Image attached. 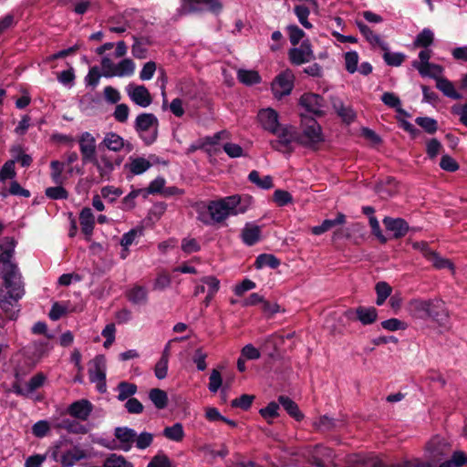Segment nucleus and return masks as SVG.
Segmentation results:
<instances>
[{
  "label": "nucleus",
  "instance_id": "1",
  "mask_svg": "<svg viewBox=\"0 0 467 467\" xmlns=\"http://www.w3.org/2000/svg\"><path fill=\"white\" fill-rule=\"evenodd\" d=\"M0 308L9 313L25 295L23 277L16 262L0 263Z\"/></svg>",
  "mask_w": 467,
  "mask_h": 467
},
{
  "label": "nucleus",
  "instance_id": "2",
  "mask_svg": "<svg viewBox=\"0 0 467 467\" xmlns=\"http://www.w3.org/2000/svg\"><path fill=\"white\" fill-rule=\"evenodd\" d=\"M251 203V196L234 194L217 201H211L207 208L212 221L221 223L229 215L244 213Z\"/></svg>",
  "mask_w": 467,
  "mask_h": 467
},
{
  "label": "nucleus",
  "instance_id": "3",
  "mask_svg": "<svg viewBox=\"0 0 467 467\" xmlns=\"http://www.w3.org/2000/svg\"><path fill=\"white\" fill-rule=\"evenodd\" d=\"M410 313L415 318L431 319L440 327H445L449 320L446 304L440 298L429 300L414 299L410 303Z\"/></svg>",
  "mask_w": 467,
  "mask_h": 467
},
{
  "label": "nucleus",
  "instance_id": "4",
  "mask_svg": "<svg viewBox=\"0 0 467 467\" xmlns=\"http://www.w3.org/2000/svg\"><path fill=\"white\" fill-rule=\"evenodd\" d=\"M301 116V131L298 139V144L317 150L319 145L325 141L321 125L313 117H308L303 113Z\"/></svg>",
  "mask_w": 467,
  "mask_h": 467
},
{
  "label": "nucleus",
  "instance_id": "5",
  "mask_svg": "<svg viewBox=\"0 0 467 467\" xmlns=\"http://www.w3.org/2000/svg\"><path fill=\"white\" fill-rule=\"evenodd\" d=\"M182 5L177 9V15L187 16L201 13L204 10L218 16L223 10L222 0H181Z\"/></svg>",
  "mask_w": 467,
  "mask_h": 467
},
{
  "label": "nucleus",
  "instance_id": "6",
  "mask_svg": "<svg viewBox=\"0 0 467 467\" xmlns=\"http://www.w3.org/2000/svg\"><path fill=\"white\" fill-rule=\"evenodd\" d=\"M158 119L153 113H140L137 116L134 123V129L137 132L140 133L142 131L148 130L151 126L155 125L156 128L153 132L149 136L140 135L141 140L144 141L146 145H151L155 142L158 136Z\"/></svg>",
  "mask_w": 467,
  "mask_h": 467
},
{
  "label": "nucleus",
  "instance_id": "7",
  "mask_svg": "<svg viewBox=\"0 0 467 467\" xmlns=\"http://www.w3.org/2000/svg\"><path fill=\"white\" fill-rule=\"evenodd\" d=\"M298 105L314 117H322L326 113L327 102L317 93H304L299 99Z\"/></svg>",
  "mask_w": 467,
  "mask_h": 467
},
{
  "label": "nucleus",
  "instance_id": "8",
  "mask_svg": "<svg viewBox=\"0 0 467 467\" xmlns=\"http://www.w3.org/2000/svg\"><path fill=\"white\" fill-rule=\"evenodd\" d=\"M429 458L433 463L441 462L450 451V443L442 437L435 436L427 443Z\"/></svg>",
  "mask_w": 467,
  "mask_h": 467
},
{
  "label": "nucleus",
  "instance_id": "9",
  "mask_svg": "<svg viewBox=\"0 0 467 467\" xmlns=\"http://www.w3.org/2000/svg\"><path fill=\"white\" fill-rule=\"evenodd\" d=\"M126 92L130 100L140 108H147L152 102L150 91L143 85L129 84L126 87Z\"/></svg>",
  "mask_w": 467,
  "mask_h": 467
},
{
  "label": "nucleus",
  "instance_id": "10",
  "mask_svg": "<svg viewBox=\"0 0 467 467\" xmlns=\"http://www.w3.org/2000/svg\"><path fill=\"white\" fill-rule=\"evenodd\" d=\"M78 144L83 164L89 163L97 156V145L94 136L88 131L83 132L78 139Z\"/></svg>",
  "mask_w": 467,
  "mask_h": 467
},
{
  "label": "nucleus",
  "instance_id": "11",
  "mask_svg": "<svg viewBox=\"0 0 467 467\" xmlns=\"http://www.w3.org/2000/svg\"><path fill=\"white\" fill-rule=\"evenodd\" d=\"M382 223L388 232L391 234L389 238L400 239L404 237L410 231V225L403 218H393L385 216Z\"/></svg>",
  "mask_w": 467,
  "mask_h": 467
},
{
  "label": "nucleus",
  "instance_id": "12",
  "mask_svg": "<svg viewBox=\"0 0 467 467\" xmlns=\"http://www.w3.org/2000/svg\"><path fill=\"white\" fill-rule=\"evenodd\" d=\"M257 118L265 130L272 134L277 133L280 123L279 115L276 110L271 108L262 109L259 110Z\"/></svg>",
  "mask_w": 467,
  "mask_h": 467
},
{
  "label": "nucleus",
  "instance_id": "13",
  "mask_svg": "<svg viewBox=\"0 0 467 467\" xmlns=\"http://www.w3.org/2000/svg\"><path fill=\"white\" fill-rule=\"evenodd\" d=\"M89 163H92L97 168L102 181L110 180L114 171V163L112 158L108 153L99 152V155L92 159Z\"/></svg>",
  "mask_w": 467,
  "mask_h": 467
},
{
  "label": "nucleus",
  "instance_id": "14",
  "mask_svg": "<svg viewBox=\"0 0 467 467\" xmlns=\"http://www.w3.org/2000/svg\"><path fill=\"white\" fill-rule=\"evenodd\" d=\"M276 135V140H270L271 148L274 150L290 156V154L294 151L292 142H296V139L293 137V134L287 133V131H284L281 128H279Z\"/></svg>",
  "mask_w": 467,
  "mask_h": 467
},
{
  "label": "nucleus",
  "instance_id": "15",
  "mask_svg": "<svg viewBox=\"0 0 467 467\" xmlns=\"http://www.w3.org/2000/svg\"><path fill=\"white\" fill-rule=\"evenodd\" d=\"M292 75L290 72H282L278 74L272 84V91L276 98H282L291 93L293 89Z\"/></svg>",
  "mask_w": 467,
  "mask_h": 467
},
{
  "label": "nucleus",
  "instance_id": "16",
  "mask_svg": "<svg viewBox=\"0 0 467 467\" xmlns=\"http://www.w3.org/2000/svg\"><path fill=\"white\" fill-rule=\"evenodd\" d=\"M93 410L92 403L86 399L72 402L67 407V413L75 419L87 420Z\"/></svg>",
  "mask_w": 467,
  "mask_h": 467
},
{
  "label": "nucleus",
  "instance_id": "17",
  "mask_svg": "<svg viewBox=\"0 0 467 467\" xmlns=\"http://www.w3.org/2000/svg\"><path fill=\"white\" fill-rule=\"evenodd\" d=\"M330 101L333 109L344 123L350 124L355 121L357 113L351 106L345 105L339 98L334 96L330 97Z\"/></svg>",
  "mask_w": 467,
  "mask_h": 467
},
{
  "label": "nucleus",
  "instance_id": "18",
  "mask_svg": "<svg viewBox=\"0 0 467 467\" xmlns=\"http://www.w3.org/2000/svg\"><path fill=\"white\" fill-rule=\"evenodd\" d=\"M106 357L104 355H97L90 361V368H88V376L91 383L97 381L106 380Z\"/></svg>",
  "mask_w": 467,
  "mask_h": 467
},
{
  "label": "nucleus",
  "instance_id": "19",
  "mask_svg": "<svg viewBox=\"0 0 467 467\" xmlns=\"http://www.w3.org/2000/svg\"><path fill=\"white\" fill-rule=\"evenodd\" d=\"M285 342V337L277 334L268 335L262 339L260 349L269 358H276L278 356V348Z\"/></svg>",
  "mask_w": 467,
  "mask_h": 467
},
{
  "label": "nucleus",
  "instance_id": "20",
  "mask_svg": "<svg viewBox=\"0 0 467 467\" xmlns=\"http://www.w3.org/2000/svg\"><path fill=\"white\" fill-rule=\"evenodd\" d=\"M114 436L119 441V448L123 451H129L133 446L136 438V431L129 427H116Z\"/></svg>",
  "mask_w": 467,
  "mask_h": 467
},
{
  "label": "nucleus",
  "instance_id": "21",
  "mask_svg": "<svg viewBox=\"0 0 467 467\" xmlns=\"http://www.w3.org/2000/svg\"><path fill=\"white\" fill-rule=\"evenodd\" d=\"M125 146V140L115 132H108L105 134L102 141L99 144V152H105V150H109L114 152H118L122 150Z\"/></svg>",
  "mask_w": 467,
  "mask_h": 467
},
{
  "label": "nucleus",
  "instance_id": "22",
  "mask_svg": "<svg viewBox=\"0 0 467 467\" xmlns=\"http://www.w3.org/2000/svg\"><path fill=\"white\" fill-rule=\"evenodd\" d=\"M356 26L359 32L366 38V40L372 46H379L383 51H387L389 48V44L382 40L381 37L374 34L368 26L360 20H356Z\"/></svg>",
  "mask_w": 467,
  "mask_h": 467
},
{
  "label": "nucleus",
  "instance_id": "23",
  "mask_svg": "<svg viewBox=\"0 0 467 467\" xmlns=\"http://www.w3.org/2000/svg\"><path fill=\"white\" fill-rule=\"evenodd\" d=\"M279 405L286 411V413L296 421H301L305 415L299 410L298 405L288 396L280 395L277 398Z\"/></svg>",
  "mask_w": 467,
  "mask_h": 467
},
{
  "label": "nucleus",
  "instance_id": "24",
  "mask_svg": "<svg viewBox=\"0 0 467 467\" xmlns=\"http://www.w3.org/2000/svg\"><path fill=\"white\" fill-rule=\"evenodd\" d=\"M135 70V64L130 58H123L116 66L115 71H105L103 72L104 78H110L113 77H125L131 76Z\"/></svg>",
  "mask_w": 467,
  "mask_h": 467
},
{
  "label": "nucleus",
  "instance_id": "25",
  "mask_svg": "<svg viewBox=\"0 0 467 467\" xmlns=\"http://www.w3.org/2000/svg\"><path fill=\"white\" fill-rule=\"evenodd\" d=\"M17 244L16 240L13 236H5L0 244V263L15 262V249Z\"/></svg>",
  "mask_w": 467,
  "mask_h": 467
},
{
  "label": "nucleus",
  "instance_id": "26",
  "mask_svg": "<svg viewBox=\"0 0 467 467\" xmlns=\"http://www.w3.org/2000/svg\"><path fill=\"white\" fill-rule=\"evenodd\" d=\"M261 235V227L251 223H247L242 229L241 238L243 243L247 246L254 245Z\"/></svg>",
  "mask_w": 467,
  "mask_h": 467
},
{
  "label": "nucleus",
  "instance_id": "27",
  "mask_svg": "<svg viewBox=\"0 0 467 467\" xmlns=\"http://www.w3.org/2000/svg\"><path fill=\"white\" fill-rule=\"evenodd\" d=\"M346 223V215L342 213H337L336 218L334 219H325L321 224L316 225L312 227L311 233L315 235H321L322 234L327 232L333 227L340 224H344Z\"/></svg>",
  "mask_w": 467,
  "mask_h": 467
},
{
  "label": "nucleus",
  "instance_id": "28",
  "mask_svg": "<svg viewBox=\"0 0 467 467\" xmlns=\"http://www.w3.org/2000/svg\"><path fill=\"white\" fill-rule=\"evenodd\" d=\"M79 221L81 225V231L86 235V239L88 240L92 234L95 219L93 213L90 208L85 207L79 213Z\"/></svg>",
  "mask_w": 467,
  "mask_h": 467
},
{
  "label": "nucleus",
  "instance_id": "29",
  "mask_svg": "<svg viewBox=\"0 0 467 467\" xmlns=\"http://www.w3.org/2000/svg\"><path fill=\"white\" fill-rule=\"evenodd\" d=\"M431 50L429 48H424L420 51L419 58L420 61L414 60L412 61V67L419 71V74L421 77L431 76L430 71L427 70V67L431 66L430 58L431 57Z\"/></svg>",
  "mask_w": 467,
  "mask_h": 467
},
{
  "label": "nucleus",
  "instance_id": "30",
  "mask_svg": "<svg viewBox=\"0 0 467 467\" xmlns=\"http://www.w3.org/2000/svg\"><path fill=\"white\" fill-rule=\"evenodd\" d=\"M130 163H126L124 169H129L134 175H140L151 167V162L143 157H130Z\"/></svg>",
  "mask_w": 467,
  "mask_h": 467
},
{
  "label": "nucleus",
  "instance_id": "31",
  "mask_svg": "<svg viewBox=\"0 0 467 467\" xmlns=\"http://www.w3.org/2000/svg\"><path fill=\"white\" fill-rule=\"evenodd\" d=\"M87 457L85 451L78 447H75L73 451H67L61 455L60 462L62 467H73L74 464Z\"/></svg>",
  "mask_w": 467,
  "mask_h": 467
},
{
  "label": "nucleus",
  "instance_id": "32",
  "mask_svg": "<svg viewBox=\"0 0 467 467\" xmlns=\"http://www.w3.org/2000/svg\"><path fill=\"white\" fill-rule=\"evenodd\" d=\"M128 300L135 306H144L148 303V292L145 287L136 285L127 292Z\"/></svg>",
  "mask_w": 467,
  "mask_h": 467
},
{
  "label": "nucleus",
  "instance_id": "33",
  "mask_svg": "<svg viewBox=\"0 0 467 467\" xmlns=\"http://www.w3.org/2000/svg\"><path fill=\"white\" fill-rule=\"evenodd\" d=\"M356 314L358 320L365 326L374 323L378 317V310L374 306H358Z\"/></svg>",
  "mask_w": 467,
  "mask_h": 467
},
{
  "label": "nucleus",
  "instance_id": "34",
  "mask_svg": "<svg viewBox=\"0 0 467 467\" xmlns=\"http://www.w3.org/2000/svg\"><path fill=\"white\" fill-rule=\"evenodd\" d=\"M149 399L158 410H163L168 406V395L163 389H151L149 391Z\"/></svg>",
  "mask_w": 467,
  "mask_h": 467
},
{
  "label": "nucleus",
  "instance_id": "35",
  "mask_svg": "<svg viewBox=\"0 0 467 467\" xmlns=\"http://www.w3.org/2000/svg\"><path fill=\"white\" fill-rule=\"evenodd\" d=\"M436 87L449 99H461L462 98V94L455 90L453 84L447 78L437 79Z\"/></svg>",
  "mask_w": 467,
  "mask_h": 467
},
{
  "label": "nucleus",
  "instance_id": "36",
  "mask_svg": "<svg viewBox=\"0 0 467 467\" xmlns=\"http://www.w3.org/2000/svg\"><path fill=\"white\" fill-rule=\"evenodd\" d=\"M117 390L119 392L117 395V400L119 401H124L130 398H132V396L137 393L138 387L134 383L120 381L117 386Z\"/></svg>",
  "mask_w": 467,
  "mask_h": 467
},
{
  "label": "nucleus",
  "instance_id": "37",
  "mask_svg": "<svg viewBox=\"0 0 467 467\" xmlns=\"http://www.w3.org/2000/svg\"><path fill=\"white\" fill-rule=\"evenodd\" d=\"M248 180L262 190H269L274 187L272 176L265 175V177L260 178L259 172L255 170L249 173Z\"/></svg>",
  "mask_w": 467,
  "mask_h": 467
},
{
  "label": "nucleus",
  "instance_id": "38",
  "mask_svg": "<svg viewBox=\"0 0 467 467\" xmlns=\"http://www.w3.org/2000/svg\"><path fill=\"white\" fill-rule=\"evenodd\" d=\"M434 34L430 28H423L415 37L413 45L416 47L428 48L433 44Z\"/></svg>",
  "mask_w": 467,
  "mask_h": 467
},
{
  "label": "nucleus",
  "instance_id": "39",
  "mask_svg": "<svg viewBox=\"0 0 467 467\" xmlns=\"http://www.w3.org/2000/svg\"><path fill=\"white\" fill-rule=\"evenodd\" d=\"M254 265L257 269L265 266L275 269L280 265V260L272 254H261L256 257Z\"/></svg>",
  "mask_w": 467,
  "mask_h": 467
},
{
  "label": "nucleus",
  "instance_id": "40",
  "mask_svg": "<svg viewBox=\"0 0 467 467\" xmlns=\"http://www.w3.org/2000/svg\"><path fill=\"white\" fill-rule=\"evenodd\" d=\"M237 78L241 83L246 86H252L261 82V77L255 70L239 69L237 71Z\"/></svg>",
  "mask_w": 467,
  "mask_h": 467
},
{
  "label": "nucleus",
  "instance_id": "41",
  "mask_svg": "<svg viewBox=\"0 0 467 467\" xmlns=\"http://www.w3.org/2000/svg\"><path fill=\"white\" fill-rule=\"evenodd\" d=\"M162 434L171 441H181L184 438L183 426L181 422H176L171 426L166 427Z\"/></svg>",
  "mask_w": 467,
  "mask_h": 467
},
{
  "label": "nucleus",
  "instance_id": "42",
  "mask_svg": "<svg viewBox=\"0 0 467 467\" xmlns=\"http://www.w3.org/2000/svg\"><path fill=\"white\" fill-rule=\"evenodd\" d=\"M375 290L377 294L376 305L379 306L385 303L392 292L391 286L385 281L378 282L375 285Z\"/></svg>",
  "mask_w": 467,
  "mask_h": 467
},
{
  "label": "nucleus",
  "instance_id": "43",
  "mask_svg": "<svg viewBox=\"0 0 467 467\" xmlns=\"http://www.w3.org/2000/svg\"><path fill=\"white\" fill-rule=\"evenodd\" d=\"M426 259L430 263H431L432 265L437 269H453V264L450 260L441 256L438 253H436L433 250L431 252V254L428 255Z\"/></svg>",
  "mask_w": 467,
  "mask_h": 467
},
{
  "label": "nucleus",
  "instance_id": "44",
  "mask_svg": "<svg viewBox=\"0 0 467 467\" xmlns=\"http://www.w3.org/2000/svg\"><path fill=\"white\" fill-rule=\"evenodd\" d=\"M343 422L341 420H336L328 415L321 416L318 420L316 422V426L317 429L321 431H331L339 426H341Z\"/></svg>",
  "mask_w": 467,
  "mask_h": 467
},
{
  "label": "nucleus",
  "instance_id": "45",
  "mask_svg": "<svg viewBox=\"0 0 467 467\" xmlns=\"http://www.w3.org/2000/svg\"><path fill=\"white\" fill-rule=\"evenodd\" d=\"M288 57L293 65L299 66L307 62L312 61L311 58L304 53L303 49L294 47L288 51Z\"/></svg>",
  "mask_w": 467,
  "mask_h": 467
},
{
  "label": "nucleus",
  "instance_id": "46",
  "mask_svg": "<svg viewBox=\"0 0 467 467\" xmlns=\"http://www.w3.org/2000/svg\"><path fill=\"white\" fill-rule=\"evenodd\" d=\"M294 13L296 16L299 23L306 29L313 27V25L308 21L310 10L304 5H298L294 7Z\"/></svg>",
  "mask_w": 467,
  "mask_h": 467
},
{
  "label": "nucleus",
  "instance_id": "47",
  "mask_svg": "<svg viewBox=\"0 0 467 467\" xmlns=\"http://www.w3.org/2000/svg\"><path fill=\"white\" fill-rule=\"evenodd\" d=\"M384 62L389 67H400L405 60L406 55L402 52L384 51L382 56Z\"/></svg>",
  "mask_w": 467,
  "mask_h": 467
},
{
  "label": "nucleus",
  "instance_id": "48",
  "mask_svg": "<svg viewBox=\"0 0 467 467\" xmlns=\"http://www.w3.org/2000/svg\"><path fill=\"white\" fill-rule=\"evenodd\" d=\"M416 124L421 127L428 134H434L438 130V122L431 117H417Z\"/></svg>",
  "mask_w": 467,
  "mask_h": 467
},
{
  "label": "nucleus",
  "instance_id": "49",
  "mask_svg": "<svg viewBox=\"0 0 467 467\" xmlns=\"http://www.w3.org/2000/svg\"><path fill=\"white\" fill-rule=\"evenodd\" d=\"M345 67L349 74L358 71V53L356 50H350L344 54Z\"/></svg>",
  "mask_w": 467,
  "mask_h": 467
},
{
  "label": "nucleus",
  "instance_id": "50",
  "mask_svg": "<svg viewBox=\"0 0 467 467\" xmlns=\"http://www.w3.org/2000/svg\"><path fill=\"white\" fill-rule=\"evenodd\" d=\"M143 235L142 227H135L125 233L120 240V245L128 250V247L132 244L136 237Z\"/></svg>",
  "mask_w": 467,
  "mask_h": 467
},
{
  "label": "nucleus",
  "instance_id": "51",
  "mask_svg": "<svg viewBox=\"0 0 467 467\" xmlns=\"http://www.w3.org/2000/svg\"><path fill=\"white\" fill-rule=\"evenodd\" d=\"M103 77V72L99 71V68L98 66H94L89 68L88 75L85 77V84L87 87H91L92 88H95L99 83L100 78Z\"/></svg>",
  "mask_w": 467,
  "mask_h": 467
},
{
  "label": "nucleus",
  "instance_id": "52",
  "mask_svg": "<svg viewBox=\"0 0 467 467\" xmlns=\"http://www.w3.org/2000/svg\"><path fill=\"white\" fill-rule=\"evenodd\" d=\"M279 402L270 401L266 407L259 410V414L271 423L269 418H275L279 416Z\"/></svg>",
  "mask_w": 467,
  "mask_h": 467
},
{
  "label": "nucleus",
  "instance_id": "53",
  "mask_svg": "<svg viewBox=\"0 0 467 467\" xmlns=\"http://www.w3.org/2000/svg\"><path fill=\"white\" fill-rule=\"evenodd\" d=\"M45 194L51 200H66L68 197L67 191L61 185L47 188Z\"/></svg>",
  "mask_w": 467,
  "mask_h": 467
},
{
  "label": "nucleus",
  "instance_id": "54",
  "mask_svg": "<svg viewBox=\"0 0 467 467\" xmlns=\"http://www.w3.org/2000/svg\"><path fill=\"white\" fill-rule=\"evenodd\" d=\"M255 397L250 394H243L231 401L233 408H240L243 410H247L251 408Z\"/></svg>",
  "mask_w": 467,
  "mask_h": 467
},
{
  "label": "nucleus",
  "instance_id": "55",
  "mask_svg": "<svg viewBox=\"0 0 467 467\" xmlns=\"http://www.w3.org/2000/svg\"><path fill=\"white\" fill-rule=\"evenodd\" d=\"M273 200L278 206L284 207L292 203L293 197L289 192L278 189L274 192Z\"/></svg>",
  "mask_w": 467,
  "mask_h": 467
},
{
  "label": "nucleus",
  "instance_id": "56",
  "mask_svg": "<svg viewBox=\"0 0 467 467\" xmlns=\"http://www.w3.org/2000/svg\"><path fill=\"white\" fill-rule=\"evenodd\" d=\"M286 30L289 35V41L293 46H296L306 35L303 29L294 24L288 25Z\"/></svg>",
  "mask_w": 467,
  "mask_h": 467
},
{
  "label": "nucleus",
  "instance_id": "57",
  "mask_svg": "<svg viewBox=\"0 0 467 467\" xmlns=\"http://www.w3.org/2000/svg\"><path fill=\"white\" fill-rule=\"evenodd\" d=\"M153 435L148 431H142L139 435L136 434L135 443L139 450H145L151 445Z\"/></svg>",
  "mask_w": 467,
  "mask_h": 467
},
{
  "label": "nucleus",
  "instance_id": "58",
  "mask_svg": "<svg viewBox=\"0 0 467 467\" xmlns=\"http://www.w3.org/2000/svg\"><path fill=\"white\" fill-rule=\"evenodd\" d=\"M16 161H7L0 169V182H4L6 179H14L16 175L15 171Z\"/></svg>",
  "mask_w": 467,
  "mask_h": 467
},
{
  "label": "nucleus",
  "instance_id": "59",
  "mask_svg": "<svg viewBox=\"0 0 467 467\" xmlns=\"http://www.w3.org/2000/svg\"><path fill=\"white\" fill-rule=\"evenodd\" d=\"M369 225L371 227V233L377 237L380 244H386L389 237L385 236L380 229L379 223L376 216H369Z\"/></svg>",
  "mask_w": 467,
  "mask_h": 467
},
{
  "label": "nucleus",
  "instance_id": "60",
  "mask_svg": "<svg viewBox=\"0 0 467 467\" xmlns=\"http://www.w3.org/2000/svg\"><path fill=\"white\" fill-rule=\"evenodd\" d=\"M381 327L388 331L404 330L407 325L398 318H389L381 322Z\"/></svg>",
  "mask_w": 467,
  "mask_h": 467
},
{
  "label": "nucleus",
  "instance_id": "61",
  "mask_svg": "<svg viewBox=\"0 0 467 467\" xmlns=\"http://www.w3.org/2000/svg\"><path fill=\"white\" fill-rule=\"evenodd\" d=\"M171 465L169 457L163 452H160L150 460L147 467H171Z\"/></svg>",
  "mask_w": 467,
  "mask_h": 467
},
{
  "label": "nucleus",
  "instance_id": "62",
  "mask_svg": "<svg viewBox=\"0 0 467 467\" xmlns=\"http://www.w3.org/2000/svg\"><path fill=\"white\" fill-rule=\"evenodd\" d=\"M440 167L446 171L454 172L459 170L460 166L457 161L448 154L442 155Z\"/></svg>",
  "mask_w": 467,
  "mask_h": 467
},
{
  "label": "nucleus",
  "instance_id": "63",
  "mask_svg": "<svg viewBox=\"0 0 467 467\" xmlns=\"http://www.w3.org/2000/svg\"><path fill=\"white\" fill-rule=\"evenodd\" d=\"M46 380V376L43 373H37L33 376L26 384V390L28 391V396L33 393L36 389L40 388Z\"/></svg>",
  "mask_w": 467,
  "mask_h": 467
},
{
  "label": "nucleus",
  "instance_id": "64",
  "mask_svg": "<svg viewBox=\"0 0 467 467\" xmlns=\"http://www.w3.org/2000/svg\"><path fill=\"white\" fill-rule=\"evenodd\" d=\"M122 194V190L120 188H116L114 186H105L101 189V196L104 199H108L109 202H114L118 197Z\"/></svg>",
  "mask_w": 467,
  "mask_h": 467
}]
</instances>
